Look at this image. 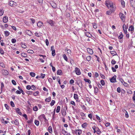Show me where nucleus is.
<instances>
[{"mask_svg":"<svg viewBox=\"0 0 135 135\" xmlns=\"http://www.w3.org/2000/svg\"><path fill=\"white\" fill-rule=\"evenodd\" d=\"M96 130H97V133L98 135L100 134L101 133V132L100 131L99 128L97 127Z\"/></svg>","mask_w":135,"mask_h":135,"instance_id":"20","label":"nucleus"},{"mask_svg":"<svg viewBox=\"0 0 135 135\" xmlns=\"http://www.w3.org/2000/svg\"><path fill=\"white\" fill-rule=\"evenodd\" d=\"M4 34L6 37H7L9 35V32L8 31H6L4 32Z\"/></svg>","mask_w":135,"mask_h":135,"instance_id":"24","label":"nucleus"},{"mask_svg":"<svg viewBox=\"0 0 135 135\" xmlns=\"http://www.w3.org/2000/svg\"><path fill=\"white\" fill-rule=\"evenodd\" d=\"M63 57L64 59L66 61H68V58L66 56V55L64 54L63 55Z\"/></svg>","mask_w":135,"mask_h":135,"instance_id":"36","label":"nucleus"},{"mask_svg":"<svg viewBox=\"0 0 135 135\" xmlns=\"http://www.w3.org/2000/svg\"><path fill=\"white\" fill-rule=\"evenodd\" d=\"M55 102L54 100H52L50 103V105L51 106H53L55 104Z\"/></svg>","mask_w":135,"mask_h":135,"instance_id":"46","label":"nucleus"},{"mask_svg":"<svg viewBox=\"0 0 135 135\" xmlns=\"http://www.w3.org/2000/svg\"><path fill=\"white\" fill-rule=\"evenodd\" d=\"M45 115L43 114H42L40 115L39 117H38V119L40 120H41L43 118H45Z\"/></svg>","mask_w":135,"mask_h":135,"instance_id":"9","label":"nucleus"},{"mask_svg":"<svg viewBox=\"0 0 135 135\" xmlns=\"http://www.w3.org/2000/svg\"><path fill=\"white\" fill-rule=\"evenodd\" d=\"M1 91H2V89L4 87V84L3 82H2L1 83Z\"/></svg>","mask_w":135,"mask_h":135,"instance_id":"59","label":"nucleus"},{"mask_svg":"<svg viewBox=\"0 0 135 135\" xmlns=\"http://www.w3.org/2000/svg\"><path fill=\"white\" fill-rule=\"evenodd\" d=\"M77 84L79 85V86L80 88H82L83 87V84L82 82L78 83Z\"/></svg>","mask_w":135,"mask_h":135,"instance_id":"39","label":"nucleus"},{"mask_svg":"<svg viewBox=\"0 0 135 135\" xmlns=\"http://www.w3.org/2000/svg\"><path fill=\"white\" fill-rule=\"evenodd\" d=\"M39 93V92L38 91H37L33 93V95L35 96H37Z\"/></svg>","mask_w":135,"mask_h":135,"instance_id":"40","label":"nucleus"},{"mask_svg":"<svg viewBox=\"0 0 135 135\" xmlns=\"http://www.w3.org/2000/svg\"><path fill=\"white\" fill-rule=\"evenodd\" d=\"M4 106L5 107L6 109L8 110L9 108V106L7 104H4Z\"/></svg>","mask_w":135,"mask_h":135,"instance_id":"55","label":"nucleus"},{"mask_svg":"<svg viewBox=\"0 0 135 135\" xmlns=\"http://www.w3.org/2000/svg\"><path fill=\"white\" fill-rule=\"evenodd\" d=\"M33 120L32 119L27 121V122L29 124H31L33 122Z\"/></svg>","mask_w":135,"mask_h":135,"instance_id":"62","label":"nucleus"},{"mask_svg":"<svg viewBox=\"0 0 135 135\" xmlns=\"http://www.w3.org/2000/svg\"><path fill=\"white\" fill-rule=\"evenodd\" d=\"M10 104L11 106L13 107H14L15 106L14 103L13 101H11L10 102Z\"/></svg>","mask_w":135,"mask_h":135,"instance_id":"54","label":"nucleus"},{"mask_svg":"<svg viewBox=\"0 0 135 135\" xmlns=\"http://www.w3.org/2000/svg\"><path fill=\"white\" fill-rule=\"evenodd\" d=\"M116 78L117 76L116 75H114L113 77L110 79V82L112 83L116 82Z\"/></svg>","mask_w":135,"mask_h":135,"instance_id":"4","label":"nucleus"},{"mask_svg":"<svg viewBox=\"0 0 135 135\" xmlns=\"http://www.w3.org/2000/svg\"><path fill=\"white\" fill-rule=\"evenodd\" d=\"M60 109V107L59 106H57L56 110V112L57 113H58L59 112Z\"/></svg>","mask_w":135,"mask_h":135,"instance_id":"28","label":"nucleus"},{"mask_svg":"<svg viewBox=\"0 0 135 135\" xmlns=\"http://www.w3.org/2000/svg\"><path fill=\"white\" fill-rule=\"evenodd\" d=\"M35 74L33 72H31L30 73V75L32 77H34L35 76Z\"/></svg>","mask_w":135,"mask_h":135,"instance_id":"53","label":"nucleus"},{"mask_svg":"<svg viewBox=\"0 0 135 135\" xmlns=\"http://www.w3.org/2000/svg\"><path fill=\"white\" fill-rule=\"evenodd\" d=\"M21 47L22 48H24V49H26V48L27 46L25 44H24L23 42H22L21 43Z\"/></svg>","mask_w":135,"mask_h":135,"instance_id":"23","label":"nucleus"},{"mask_svg":"<svg viewBox=\"0 0 135 135\" xmlns=\"http://www.w3.org/2000/svg\"><path fill=\"white\" fill-rule=\"evenodd\" d=\"M112 13L111 11H108L107 12V14L108 15H110Z\"/></svg>","mask_w":135,"mask_h":135,"instance_id":"61","label":"nucleus"},{"mask_svg":"<svg viewBox=\"0 0 135 135\" xmlns=\"http://www.w3.org/2000/svg\"><path fill=\"white\" fill-rule=\"evenodd\" d=\"M4 13V11L3 9H0V16H2Z\"/></svg>","mask_w":135,"mask_h":135,"instance_id":"38","label":"nucleus"},{"mask_svg":"<svg viewBox=\"0 0 135 135\" xmlns=\"http://www.w3.org/2000/svg\"><path fill=\"white\" fill-rule=\"evenodd\" d=\"M93 27L94 28H97V25L95 23H93Z\"/></svg>","mask_w":135,"mask_h":135,"instance_id":"49","label":"nucleus"},{"mask_svg":"<svg viewBox=\"0 0 135 135\" xmlns=\"http://www.w3.org/2000/svg\"><path fill=\"white\" fill-rule=\"evenodd\" d=\"M76 74L77 75H80L81 74V72L80 71V69L78 68H75V70Z\"/></svg>","mask_w":135,"mask_h":135,"instance_id":"5","label":"nucleus"},{"mask_svg":"<svg viewBox=\"0 0 135 135\" xmlns=\"http://www.w3.org/2000/svg\"><path fill=\"white\" fill-rule=\"evenodd\" d=\"M84 80L86 82H88V83L90 84L91 83V81L89 79H84Z\"/></svg>","mask_w":135,"mask_h":135,"instance_id":"31","label":"nucleus"},{"mask_svg":"<svg viewBox=\"0 0 135 135\" xmlns=\"http://www.w3.org/2000/svg\"><path fill=\"white\" fill-rule=\"evenodd\" d=\"M119 17L124 22L125 21V19L126 18V16L124 15L122 13H120L119 14Z\"/></svg>","mask_w":135,"mask_h":135,"instance_id":"2","label":"nucleus"},{"mask_svg":"<svg viewBox=\"0 0 135 135\" xmlns=\"http://www.w3.org/2000/svg\"><path fill=\"white\" fill-rule=\"evenodd\" d=\"M9 5L11 6H15L16 5V3L13 1H11L9 2Z\"/></svg>","mask_w":135,"mask_h":135,"instance_id":"7","label":"nucleus"},{"mask_svg":"<svg viewBox=\"0 0 135 135\" xmlns=\"http://www.w3.org/2000/svg\"><path fill=\"white\" fill-rule=\"evenodd\" d=\"M100 83L103 86L104 85L105 83L104 81L103 80H102L100 81Z\"/></svg>","mask_w":135,"mask_h":135,"instance_id":"50","label":"nucleus"},{"mask_svg":"<svg viewBox=\"0 0 135 135\" xmlns=\"http://www.w3.org/2000/svg\"><path fill=\"white\" fill-rule=\"evenodd\" d=\"M131 6L132 7L135 6V0H129Z\"/></svg>","mask_w":135,"mask_h":135,"instance_id":"12","label":"nucleus"},{"mask_svg":"<svg viewBox=\"0 0 135 135\" xmlns=\"http://www.w3.org/2000/svg\"><path fill=\"white\" fill-rule=\"evenodd\" d=\"M87 124L86 123H83L81 125L82 127L83 128H85L87 126Z\"/></svg>","mask_w":135,"mask_h":135,"instance_id":"33","label":"nucleus"},{"mask_svg":"<svg viewBox=\"0 0 135 135\" xmlns=\"http://www.w3.org/2000/svg\"><path fill=\"white\" fill-rule=\"evenodd\" d=\"M2 73L3 75H8L9 74V72L7 70H3L2 71Z\"/></svg>","mask_w":135,"mask_h":135,"instance_id":"11","label":"nucleus"},{"mask_svg":"<svg viewBox=\"0 0 135 135\" xmlns=\"http://www.w3.org/2000/svg\"><path fill=\"white\" fill-rule=\"evenodd\" d=\"M82 132V130L81 129H76L75 132L76 135H80Z\"/></svg>","mask_w":135,"mask_h":135,"instance_id":"6","label":"nucleus"},{"mask_svg":"<svg viewBox=\"0 0 135 135\" xmlns=\"http://www.w3.org/2000/svg\"><path fill=\"white\" fill-rule=\"evenodd\" d=\"M48 130L49 132L50 133H52V128L51 126H50L48 128Z\"/></svg>","mask_w":135,"mask_h":135,"instance_id":"25","label":"nucleus"},{"mask_svg":"<svg viewBox=\"0 0 135 135\" xmlns=\"http://www.w3.org/2000/svg\"><path fill=\"white\" fill-rule=\"evenodd\" d=\"M33 109L35 111H37L38 110V108L37 106H35L33 107Z\"/></svg>","mask_w":135,"mask_h":135,"instance_id":"34","label":"nucleus"},{"mask_svg":"<svg viewBox=\"0 0 135 135\" xmlns=\"http://www.w3.org/2000/svg\"><path fill=\"white\" fill-rule=\"evenodd\" d=\"M15 124L16 125H18L19 124V122L17 119H16L15 121Z\"/></svg>","mask_w":135,"mask_h":135,"instance_id":"42","label":"nucleus"},{"mask_svg":"<svg viewBox=\"0 0 135 135\" xmlns=\"http://www.w3.org/2000/svg\"><path fill=\"white\" fill-rule=\"evenodd\" d=\"M123 28L124 33L126 34L127 33V31L126 29V25L125 24H124L123 26Z\"/></svg>","mask_w":135,"mask_h":135,"instance_id":"14","label":"nucleus"},{"mask_svg":"<svg viewBox=\"0 0 135 135\" xmlns=\"http://www.w3.org/2000/svg\"><path fill=\"white\" fill-rule=\"evenodd\" d=\"M35 123L36 125L37 126H38L39 125V121L37 120H35Z\"/></svg>","mask_w":135,"mask_h":135,"instance_id":"35","label":"nucleus"},{"mask_svg":"<svg viewBox=\"0 0 135 135\" xmlns=\"http://www.w3.org/2000/svg\"><path fill=\"white\" fill-rule=\"evenodd\" d=\"M27 51L28 53H29L33 54L34 53V51L32 50H28Z\"/></svg>","mask_w":135,"mask_h":135,"instance_id":"45","label":"nucleus"},{"mask_svg":"<svg viewBox=\"0 0 135 135\" xmlns=\"http://www.w3.org/2000/svg\"><path fill=\"white\" fill-rule=\"evenodd\" d=\"M51 98L50 97H49L48 98H46L45 100L46 102H50L51 100Z\"/></svg>","mask_w":135,"mask_h":135,"instance_id":"21","label":"nucleus"},{"mask_svg":"<svg viewBox=\"0 0 135 135\" xmlns=\"http://www.w3.org/2000/svg\"><path fill=\"white\" fill-rule=\"evenodd\" d=\"M37 26L39 28L43 26V23L41 21H39L37 24Z\"/></svg>","mask_w":135,"mask_h":135,"instance_id":"8","label":"nucleus"},{"mask_svg":"<svg viewBox=\"0 0 135 135\" xmlns=\"http://www.w3.org/2000/svg\"><path fill=\"white\" fill-rule=\"evenodd\" d=\"M87 50L88 51V52L90 54H93V51L90 48H88L87 49Z\"/></svg>","mask_w":135,"mask_h":135,"instance_id":"16","label":"nucleus"},{"mask_svg":"<svg viewBox=\"0 0 135 135\" xmlns=\"http://www.w3.org/2000/svg\"><path fill=\"white\" fill-rule=\"evenodd\" d=\"M0 53L2 55H3L4 53V51H3V49L0 48Z\"/></svg>","mask_w":135,"mask_h":135,"instance_id":"43","label":"nucleus"},{"mask_svg":"<svg viewBox=\"0 0 135 135\" xmlns=\"http://www.w3.org/2000/svg\"><path fill=\"white\" fill-rule=\"evenodd\" d=\"M134 27L133 26H129V30L131 31H132L134 30Z\"/></svg>","mask_w":135,"mask_h":135,"instance_id":"32","label":"nucleus"},{"mask_svg":"<svg viewBox=\"0 0 135 135\" xmlns=\"http://www.w3.org/2000/svg\"><path fill=\"white\" fill-rule=\"evenodd\" d=\"M25 32L27 35H28L31 36L32 35V33L30 30H26L25 31Z\"/></svg>","mask_w":135,"mask_h":135,"instance_id":"10","label":"nucleus"},{"mask_svg":"<svg viewBox=\"0 0 135 135\" xmlns=\"http://www.w3.org/2000/svg\"><path fill=\"white\" fill-rule=\"evenodd\" d=\"M85 34L87 37L89 38H90L92 36L88 32H85Z\"/></svg>","mask_w":135,"mask_h":135,"instance_id":"19","label":"nucleus"},{"mask_svg":"<svg viewBox=\"0 0 135 135\" xmlns=\"http://www.w3.org/2000/svg\"><path fill=\"white\" fill-rule=\"evenodd\" d=\"M45 74H43L42 73L41 74V76H40V78L42 79H44L45 76Z\"/></svg>","mask_w":135,"mask_h":135,"instance_id":"58","label":"nucleus"},{"mask_svg":"<svg viewBox=\"0 0 135 135\" xmlns=\"http://www.w3.org/2000/svg\"><path fill=\"white\" fill-rule=\"evenodd\" d=\"M52 7L54 8H56L57 6L56 3L54 2H52L51 4Z\"/></svg>","mask_w":135,"mask_h":135,"instance_id":"13","label":"nucleus"},{"mask_svg":"<svg viewBox=\"0 0 135 135\" xmlns=\"http://www.w3.org/2000/svg\"><path fill=\"white\" fill-rule=\"evenodd\" d=\"M116 63V61H115L114 59H112L111 61V63L113 65L115 64Z\"/></svg>","mask_w":135,"mask_h":135,"instance_id":"48","label":"nucleus"},{"mask_svg":"<svg viewBox=\"0 0 135 135\" xmlns=\"http://www.w3.org/2000/svg\"><path fill=\"white\" fill-rule=\"evenodd\" d=\"M74 99L75 100L78 99L79 98L78 94H74Z\"/></svg>","mask_w":135,"mask_h":135,"instance_id":"30","label":"nucleus"},{"mask_svg":"<svg viewBox=\"0 0 135 135\" xmlns=\"http://www.w3.org/2000/svg\"><path fill=\"white\" fill-rule=\"evenodd\" d=\"M47 22L52 26H54L55 23V22L54 21L50 19L47 20Z\"/></svg>","mask_w":135,"mask_h":135,"instance_id":"3","label":"nucleus"},{"mask_svg":"<svg viewBox=\"0 0 135 135\" xmlns=\"http://www.w3.org/2000/svg\"><path fill=\"white\" fill-rule=\"evenodd\" d=\"M94 93L95 94H96L98 92V88L97 87H95L94 86Z\"/></svg>","mask_w":135,"mask_h":135,"instance_id":"18","label":"nucleus"},{"mask_svg":"<svg viewBox=\"0 0 135 135\" xmlns=\"http://www.w3.org/2000/svg\"><path fill=\"white\" fill-rule=\"evenodd\" d=\"M96 118L99 120V122H100L102 121V120L100 119V117L98 116L97 115H96Z\"/></svg>","mask_w":135,"mask_h":135,"instance_id":"37","label":"nucleus"},{"mask_svg":"<svg viewBox=\"0 0 135 135\" xmlns=\"http://www.w3.org/2000/svg\"><path fill=\"white\" fill-rule=\"evenodd\" d=\"M134 94L133 95V99L134 101L135 100V91H134Z\"/></svg>","mask_w":135,"mask_h":135,"instance_id":"64","label":"nucleus"},{"mask_svg":"<svg viewBox=\"0 0 135 135\" xmlns=\"http://www.w3.org/2000/svg\"><path fill=\"white\" fill-rule=\"evenodd\" d=\"M21 56L24 57H26L27 56V54L25 53H22L21 54Z\"/></svg>","mask_w":135,"mask_h":135,"instance_id":"47","label":"nucleus"},{"mask_svg":"<svg viewBox=\"0 0 135 135\" xmlns=\"http://www.w3.org/2000/svg\"><path fill=\"white\" fill-rule=\"evenodd\" d=\"M30 20L31 21L32 23L33 24H34V23H35V21L34 19L33 18H31L30 19Z\"/></svg>","mask_w":135,"mask_h":135,"instance_id":"60","label":"nucleus"},{"mask_svg":"<svg viewBox=\"0 0 135 135\" xmlns=\"http://www.w3.org/2000/svg\"><path fill=\"white\" fill-rule=\"evenodd\" d=\"M52 55L53 56H54L55 55V50H53L52 51Z\"/></svg>","mask_w":135,"mask_h":135,"instance_id":"57","label":"nucleus"},{"mask_svg":"<svg viewBox=\"0 0 135 135\" xmlns=\"http://www.w3.org/2000/svg\"><path fill=\"white\" fill-rule=\"evenodd\" d=\"M123 35L122 32H120V34L118 37V38L119 39H122L123 38Z\"/></svg>","mask_w":135,"mask_h":135,"instance_id":"26","label":"nucleus"},{"mask_svg":"<svg viewBox=\"0 0 135 135\" xmlns=\"http://www.w3.org/2000/svg\"><path fill=\"white\" fill-rule=\"evenodd\" d=\"M62 133L64 135H68L67 132L65 131L64 129H62Z\"/></svg>","mask_w":135,"mask_h":135,"instance_id":"27","label":"nucleus"},{"mask_svg":"<svg viewBox=\"0 0 135 135\" xmlns=\"http://www.w3.org/2000/svg\"><path fill=\"white\" fill-rule=\"evenodd\" d=\"M16 40L15 38H13L11 40V42L12 43H15L16 42Z\"/></svg>","mask_w":135,"mask_h":135,"instance_id":"51","label":"nucleus"},{"mask_svg":"<svg viewBox=\"0 0 135 135\" xmlns=\"http://www.w3.org/2000/svg\"><path fill=\"white\" fill-rule=\"evenodd\" d=\"M105 4L110 9H113V3L111 1L107 0L105 1Z\"/></svg>","mask_w":135,"mask_h":135,"instance_id":"1","label":"nucleus"},{"mask_svg":"<svg viewBox=\"0 0 135 135\" xmlns=\"http://www.w3.org/2000/svg\"><path fill=\"white\" fill-rule=\"evenodd\" d=\"M3 21L4 23H7L8 21V17L6 16H4L3 18Z\"/></svg>","mask_w":135,"mask_h":135,"instance_id":"15","label":"nucleus"},{"mask_svg":"<svg viewBox=\"0 0 135 135\" xmlns=\"http://www.w3.org/2000/svg\"><path fill=\"white\" fill-rule=\"evenodd\" d=\"M55 109L54 111V113L52 116V119L53 120H54L55 119Z\"/></svg>","mask_w":135,"mask_h":135,"instance_id":"41","label":"nucleus"},{"mask_svg":"<svg viewBox=\"0 0 135 135\" xmlns=\"http://www.w3.org/2000/svg\"><path fill=\"white\" fill-rule=\"evenodd\" d=\"M26 93L28 95H31L32 94L33 92L32 91H26Z\"/></svg>","mask_w":135,"mask_h":135,"instance_id":"29","label":"nucleus"},{"mask_svg":"<svg viewBox=\"0 0 135 135\" xmlns=\"http://www.w3.org/2000/svg\"><path fill=\"white\" fill-rule=\"evenodd\" d=\"M91 57L90 56H89L86 57V60L87 61H90L91 59Z\"/></svg>","mask_w":135,"mask_h":135,"instance_id":"52","label":"nucleus"},{"mask_svg":"<svg viewBox=\"0 0 135 135\" xmlns=\"http://www.w3.org/2000/svg\"><path fill=\"white\" fill-rule=\"evenodd\" d=\"M26 88L28 90H30L31 88V86L30 85H28L26 86Z\"/></svg>","mask_w":135,"mask_h":135,"instance_id":"63","label":"nucleus"},{"mask_svg":"<svg viewBox=\"0 0 135 135\" xmlns=\"http://www.w3.org/2000/svg\"><path fill=\"white\" fill-rule=\"evenodd\" d=\"M57 74L60 75L62 74V71L61 70H58L57 71Z\"/></svg>","mask_w":135,"mask_h":135,"instance_id":"22","label":"nucleus"},{"mask_svg":"<svg viewBox=\"0 0 135 135\" xmlns=\"http://www.w3.org/2000/svg\"><path fill=\"white\" fill-rule=\"evenodd\" d=\"M15 110L19 114L21 115L22 114L20 111V109L18 108H16L15 109Z\"/></svg>","mask_w":135,"mask_h":135,"instance_id":"17","label":"nucleus"},{"mask_svg":"<svg viewBox=\"0 0 135 135\" xmlns=\"http://www.w3.org/2000/svg\"><path fill=\"white\" fill-rule=\"evenodd\" d=\"M121 4L122 6L124 7L125 6V3L124 2L123 0L121 1Z\"/></svg>","mask_w":135,"mask_h":135,"instance_id":"44","label":"nucleus"},{"mask_svg":"<svg viewBox=\"0 0 135 135\" xmlns=\"http://www.w3.org/2000/svg\"><path fill=\"white\" fill-rule=\"evenodd\" d=\"M31 89L33 90H35L36 89V88L35 86L34 85H32L31 86Z\"/></svg>","mask_w":135,"mask_h":135,"instance_id":"56","label":"nucleus"}]
</instances>
